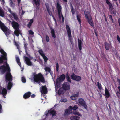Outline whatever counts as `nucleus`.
<instances>
[{
    "label": "nucleus",
    "instance_id": "nucleus-3",
    "mask_svg": "<svg viewBox=\"0 0 120 120\" xmlns=\"http://www.w3.org/2000/svg\"><path fill=\"white\" fill-rule=\"evenodd\" d=\"M84 14L85 17L87 20L90 26L94 28V23L91 16H90L89 17L88 16L89 12L85 11Z\"/></svg>",
    "mask_w": 120,
    "mask_h": 120
},
{
    "label": "nucleus",
    "instance_id": "nucleus-14",
    "mask_svg": "<svg viewBox=\"0 0 120 120\" xmlns=\"http://www.w3.org/2000/svg\"><path fill=\"white\" fill-rule=\"evenodd\" d=\"M48 113L49 114L51 115H52V116H56V111L52 109L48 110Z\"/></svg>",
    "mask_w": 120,
    "mask_h": 120
},
{
    "label": "nucleus",
    "instance_id": "nucleus-53",
    "mask_svg": "<svg viewBox=\"0 0 120 120\" xmlns=\"http://www.w3.org/2000/svg\"><path fill=\"white\" fill-rule=\"evenodd\" d=\"M61 17L62 18V21L63 22H64V18L62 14H61Z\"/></svg>",
    "mask_w": 120,
    "mask_h": 120
},
{
    "label": "nucleus",
    "instance_id": "nucleus-40",
    "mask_svg": "<svg viewBox=\"0 0 120 120\" xmlns=\"http://www.w3.org/2000/svg\"><path fill=\"white\" fill-rule=\"evenodd\" d=\"M70 7L72 14L73 15H74L75 13V11L74 10L73 7L71 4V5Z\"/></svg>",
    "mask_w": 120,
    "mask_h": 120
},
{
    "label": "nucleus",
    "instance_id": "nucleus-51",
    "mask_svg": "<svg viewBox=\"0 0 120 120\" xmlns=\"http://www.w3.org/2000/svg\"><path fill=\"white\" fill-rule=\"evenodd\" d=\"M29 33L31 35H33L34 34V32L31 30L28 31Z\"/></svg>",
    "mask_w": 120,
    "mask_h": 120
},
{
    "label": "nucleus",
    "instance_id": "nucleus-35",
    "mask_svg": "<svg viewBox=\"0 0 120 120\" xmlns=\"http://www.w3.org/2000/svg\"><path fill=\"white\" fill-rule=\"evenodd\" d=\"M38 52L39 54L41 56H42L45 55L42 50L41 49L39 50H38Z\"/></svg>",
    "mask_w": 120,
    "mask_h": 120
},
{
    "label": "nucleus",
    "instance_id": "nucleus-64",
    "mask_svg": "<svg viewBox=\"0 0 120 120\" xmlns=\"http://www.w3.org/2000/svg\"><path fill=\"white\" fill-rule=\"evenodd\" d=\"M64 2H67V0H63Z\"/></svg>",
    "mask_w": 120,
    "mask_h": 120
},
{
    "label": "nucleus",
    "instance_id": "nucleus-44",
    "mask_svg": "<svg viewBox=\"0 0 120 120\" xmlns=\"http://www.w3.org/2000/svg\"><path fill=\"white\" fill-rule=\"evenodd\" d=\"M67 101V99L66 98H62L61 99L60 101L61 102H66Z\"/></svg>",
    "mask_w": 120,
    "mask_h": 120
},
{
    "label": "nucleus",
    "instance_id": "nucleus-55",
    "mask_svg": "<svg viewBox=\"0 0 120 120\" xmlns=\"http://www.w3.org/2000/svg\"><path fill=\"white\" fill-rule=\"evenodd\" d=\"M65 76H66V78H67V77H69V76L68 75V72H67L66 73V74Z\"/></svg>",
    "mask_w": 120,
    "mask_h": 120
},
{
    "label": "nucleus",
    "instance_id": "nucleus-36",
    "mask_svg": "<svg viewBox=\"0 0 120 120\" xmlns=\"http://www.w3.org/2000/svg\"><path fill=\"white\" fill-rule=\"evenodd\" d=\"M46 5L47 11L49 14L50 15H51V14H52V12L50 10L49 7V6H47Z\"/></svg>",
    "mask_w": 120,
    "mask_h": 120
},
{
    "label": "nucleus",
    "instance_id": "nucleus-21",
    "mask_svg": "<svg viewBox=\"0 0 120 120\" xmlns=\"http://www.w3.org/2000/svg\"><path fill=\"white\" fill-rule=\"evenodd\" d=\"M104 45L105 49L107 50H109L110 49V44L108 43L105 42Z\"/></svg>",
    "mask_w": 120,
    "mask_h": 120
},
{
    "label": "nucleus",
    "instance_id": "nucleus-54",
    "mask_svg": "<svg viewBox=\"0 0 120 120\" xmlns=\"http://www.w3.org/2000/svg\"><path fill=\"white\" fill-rule=\"evenodd\" d=\"M109 17L110 20H111L113 19L112 15H109Z\"/></svg>",
    "mask_w": 120,
    "mask_h": 120
},
{
    "label": "nucleus",
    "instance_id": "nucleus-19",
    "mask_svg": "<svg viewBox=\"0 0 120 120\" xmlns=\"http://www.w3.org/2000/svg\"><path fill=\"white\" fill-rule=\"evenodd\" d=\"M31 94L30 92H28L24 94L23 96V97L25 99L28 98L31 96Z\"/></svg>",
    "mask_w": 120,
    "mask_h": 120
},
{
    "label": "nucleus",
    "instance_id": "nucleus-60",
    "mask_svg": "<svg viewBox=\"0 0 120 120\" xmlns=\"http://www.w3.org/2000/svg\"><path fill=\"white\" fill-rule=\"evenodd\" d=\"M14 42H15V45L16 46H18V44L16 42V41H14Z\"/></svg>",
    "mask_w": 120,
    "mask_h": 120
},
{
    "label": "nucleus",
    "instance_id": "nucleus-34",
    "mask_svg": "<svg viewBox=\"0 0 120 120\" xmlns=\"http://www.w3.org/2000/svg\"><path fill=\"white\" fill-rule=\"evenodd\" d=\"M97 86L99 90H101L102 89V86L101 84L99 82H97Z\"/></svg>",
    "mask_w": 120,
    "mask_h": 120
},
{
    "label": "nucleus",
    "instance_id": "nucleus-63",
    "mask_svg": "<svg viewBox=\"0 0 120 120\" xmlns=\"http://www.w3.org/2000/svg\"><path fill=\"white\" fill-rule=\"evenodd\" d=\"M98 116L97 117V119L98 120H100L99 119L98 116V114H97Z\"/></svg>",
    "mask_w": 120,
    "mask_h": 120
},
{
    "label": "nucleus",
    "instance_id": "nucleus-50",
    "mask_svg": "<svg viewBox=\"0 0 120 120\" xmlns=\"http://www.w3.org/2000/svg\"><path fill=\"white\" fill-rule=\"evenodd\" d=\"M56 70L57 72L59 70V64H58V63L57 62L56 63Z\"/></svg>",
    "mask_w": 120,
    "mask_h": 120
},
{
    "label": "nucleus",
    "instance_id": "nucleus-26",
    "mask_svg": "<svg viewBox=\"0 0 120 120\" xmlns=\"http://www.w3.org/2000/svg\"><path fill=\"white\" fill-rule=\"evenodd\" d=\"M81 16L80 15H79L78 14L77 15V19L78 21L79 24L80 25V27H81Z\"/></svg>",
    "mask_w": 120,
    "mask_h": 120
},
{
    "label": "nucleus",
    "instance_id": "nucleus-49",
    "mask_svg": "<svg viewBox=\"0 0 120 120\" xmlns=\"http://www.w3.org/2000/svg\"><path fill=\"white\" fill-rule=\"evenodd\" d=\"M72 95L74 97L76 98V97H78L79 96V94L78 93H77L75 94H72Z\"/></svg>",
    "mask_w": 120,
    "mask_h": 120
},
{
    "label": "nucleus",
    "instance_id": "nucleus-38",
    "mask_svg": "<svg viewBox=\"0 0 120 120\" xmlns=\"http://www.w3.org/2000/svg\"><path fill=\"white\" fill-rule=\"evenodd\" d=\"M58 94L59 95L63 94H64V92L62 89L60 88L58 91Z\"/></svg>",
    "mask_w": 120,
    "mask_h": 120
},
{
    "label": "nucleus",
    "instance_id": "nucleus-2",
    "mask_svg": "<svg viewBox=\"0 0 120 120\" xmlns=\"http://www.w3.org/2000/svg\"><path fill=\"white\" fill-rule=\"evenodd\" d=\"M34 82H38L39 81L43 83L45 82V80L43 75L41 73L35 75L34 76Z\"/></svg>",
    "mask_w": 120,
    "mask_h": 120
},
{
    "label": "nucleus",
    "instance_id": "nucleus-52",
    "mask_svg": "<svg viewBox=\"0 0 120 120\" xmlns=\"http://www.w3.org/2000/svg\"><path fill=\"white\" fill-rule=\"evenodd\" d=\"M117 39L119 43H120V38L118 35L117 36Z\"/></svg>",
    "mask_w": 120,
    "mask_h": 120
},
{
    "label": "nucleus",
    "instance_id": "nucleus-62",
    "mask_svg": "<svg viewBox=\"0 0 120 120\" xmlns=\"http://www.w3.org/2000/svg\"><path fill=\"white\" fill-rule=\"evenodd\" d=\"M18 2V3L19 4L21 0H17Z\"/></svg>",
    "mask_w": 120,
    "mask_h": 120
},
{
    "label": "nucleus",
    "instance_id": "nucleus-28",
    "mask_svg": "<svg viewBox=\"0 0 120 120\" xmlns=\"http://www.w3.org/2000/svg\"><path fill=\"white\" fill-rule=\"evenodd\" d=\"M13 16V18L16 21H17L19 20V18L17 15V14L15 13H12L11 15Z\"/></svg>",
    "mask_w": 120,
    "mask_h": 120
},
{
    "label": "nucleus",
    "instance_id": "nucleus-31",
    "mask_svg": "<svg viewBox=\"0 0 120 120\" xmlns=\"http://www.w3.org/2000/svg\"><path fill=\"white\" fill-rule=\"evenodd\" d=\"M51 33L52 37L54 38H56V36L55 34L54 30V29H52Z\"/></svg>",
    "mask_w": 120,
    "mask_h": 120
},
{
    "label": "nucleus",
    "instance_id": "nucleus-48",
    "mask_svg": "<svg viewBox=\"0 0 120 120\" xmlns=\"http://www.w3.org/2000/svg\"><path fill=\"white\" fill-rule=\"evenodd\" d=\"M70 98L72 100H75L76 99V98L74 97L72 95L71 97Z\"/></svg>",
    "mask_w": 120,
    "mask_h": 120
},
{
    "label": "nucleus",
    "instance_id": "nucleus-5",
    "mask_svg": "<svg viewBox=\"0 0 120 120\" xmlns=\"http://www.w3.org/2000/svg\"><path fill=\"white\" fill-rule=\"evenodd\" d=\"M78 101L81 106L83 107L85 109H87V106L86 102L82 98H79Z\"/></svg>",
    "mask_w": 120,
    "mask_h": 120
},
{
    "label": "nucleus",
    "instance_id": "nucleus-8",
    "mask_svg": "<svg viewBox=\"0 0 120 120\" xmlns=\"http://www.w3.org/2000/svg\"><path fill=\"white\" fill-rule=\"evenodd\" d=\"M57 7L58 10V17L60 19H61V7L58 3H57Z\"/></svg>",
    "mask_w": 120,
    "mask_h": 120
},
{
    "label": "nucleus",
    "instance_id": "nucleus-18",
    "mask_svg": "<svg viewBox=\"0 0 120 120\" xmlns=\"http://www.w3.org/2000/svg\"><path fill=\"white\" fill-rule=\"evenodd\" d=\"M105 96L106 98H109L110 96V94L108 89L105 87Z\"/></svg>",
    "mask_w": 120,
    "mask_h": 120
},
{
    "label": "nucleus",
    "instance_id": "nucleus-10",
    "mask_svg": "<svg viewBox=\"0 0 120 120\" xmlns=\"http://www.w3.org/2000/svg\"><path fill=\"white\" fill-rule=\"evenodd\" d=\"M24 45L25 49V50L26 54L27 56L30 58L31 59H32L33 58L32 57H30V55L28 54L27 50H28V48L27 46L28 44L26 43L25 41L24 42Z\"/></svg>",
    "mask_w": 120,
    "mask_h": 120
},
{
    "label": "nucleus",
    "instance_id": "nucleus-56",
    "mask_svg": "<svg viewBox=\"0 0 120 120\" xmlns=\"http://www.w3.org/2000/svg\"><path fill=\"white\" fill-rule=\"evenodd\" d=\"M94 33L96 35V36L97 37H98V34L97 33V32H96V30H94Z\"/></svg>",
    "mask_w": 120,
    "mask_h": 120
},
{
    "label": "nucleus",
    "instance_id": "nucleus-9",
    "mask_svg": "<svg viewBox=\"0 0 120 120\" xmlns=\"http://www.w3.org/2000/svg\"><path fill=\"white\" fill-rule=\"evenodd\" d=\"M106 2L107 4L109 6V10H111V14H113L114 15H115L116 14V11H113L112 10L113 8V6L112 5V4L108 0H106Z\"/></svg>",
    "mask_w": 120,
    "mask_h": 120
},
{
    "label": "nucleus",
    "instance_id": "nucleus-61",
    "mask_svg": "<svg viewBox=\"0 0 120 120\" xmlns=\"http://www.w3.org/2000/svg\"><path fill=\"white\" fill-rule=\"evenodd\" d=\"M2 107L0 108V114L2 112Z\"/></svg>",
    "mask_w": 120,
    "mask_h": 120
},
{
    "label": "nucleus",
    "instance_id": "nucleus-22",
    "mask_svg": "<svg viewBox=\"0 0 120 120\" xmlns=\"http://www.w3.org/2000/svg\"><path fill=\"white\" fill-rule=\"evenodd\" d=\"M78 46L79 49L81 51L82 49V41H81L78 39Z\"/></svg>",
    "mask_w": 120,
    "mask_h": 120
},
{
    "label": "nucleus",
    "instance_id": "nucleus-7",
    "mask_svg": "<svg viewBox=\"0 0 120 120\" xmlns=\"http://www.w3.org/2000/svg\"><path fill=\"white\" fill-rule=\"evenodd\" d=\"M71 78L72 79L77 81H80L81 79L80 76L76 75L74 73L71 75Z\"/></svg>",
    "mask_w": 120,
    "mask_h": 120
},
{
    "label": "nucleus",
    "instance_id": "nucleus-23",
    "mask_svg": "<svg viewBox=\"0 0 120 120\" xmlns=\"http://www.w3.org/2000/svg\"><path fill=\"white\" fill-rule=\"evenodd\" d=\"M80 117L77 116H72L70 118V119L71 120H79Z\"/></svg>",
    "mask_w": 120,
    "mask_h": 120
},
{
    "label": "nucleus",
    "instance_id": "nucleus-39",
    "mask_svg": "<svg viewBox=\"0 0 120 120\" xmlns=\"http://www.w3.org/2000/svg\"><path fill=\"white\" fill-rule=\"evenodd\" d=\"M44 70L46 72H50L51 69L49 67H46L44 68Z\"/></svg>",
    "mask_w": 120,
    "mask_h": 120
},
{
    "label": "nucleus",
    "instance_id": "nucleus-24",
    "mask_svg": "<svg viewBox=\"0 0 120 120\" xmlns=\"http://www.w3.org/2000/svg\"><path fill=\"white\" fill-rule=\"evenodd\" d=\"M71 111L70 110H69V107L68 109H66L65 110V112L64 114V116H65L69 114L70 113V111Z\"/></svg>",
    "mask_w": 120,
    "mask_h": 120
},
{
    "label": "nucleus",
    "instance_id": "nucleus-41",
    "mask_svg": "<svg viewBox=\"0 0 120 120\" xmlns=\"http://www.w3.org/2000/svg\"><path fill=\"white\" fill-rule=\"evenodd\" d=\"M43 58L44 62H46L48 60V59L45 55L42 56Z\"/></svg>",
    "mask_w": 120,
    "mask_h": 120
},
{
    "label": "nucleus",
    "instance_id": "nucleus-12",
    "mask_svg": "<svg viewBox=\"0 0 120 120\" xmlns=\"http://www.w3.org/2000/svg\"><path fill=\"white\" fill-rule=\"evenodd\" d=\"M24 58L25 60L26 64L28 66H31L32 64L30 59L26 57H24Z\"/></svg>",
    "mask_w": 120,
    "mask_h": 120
},
{
    "label": "nucleus",
    "instance_id": "nucleus-57",
    "mask_svg": "<svg viewBox=\"0 0 120 120\" xmlns=\"http://www.w3.org/2000/svg\"><path fill=\"white\" fill-rule=\"evenodd\" d=\"M35 95L34 94H33L31 95V97L32 98H34L35 97Z\"/></svg>",
    "mask_w": 120,
    "mask_h": 120
},
{
    "label": "nucleus",
    "instance_id": "nucleus-27",
    "mask_svg": "<svg viewBox=\"0 0 120 120\" xmlns=\"http://www.w3.org/2000/svg\"><path fill=\"white\" fill-rule=\"evenodd\" d=\"M78 108V107L76 105H75L73 107L72 106H70L69 107V110H75Z\"/></svg>",
    "mask_w": 120,
    "mask_h": 120
},
{
    "label": "nucleus",
    "instance_id": "nucleus-32",
    "mask_svg": "<svg viewBox=\"0 0 120 120\" xmlns=\"http://www.w3.org/2000/svg\"><path fill=\"white\" fill-rule=\"evenodd\" d=\"M33 22V20L31 19L30 21L28 24H27V26L30 28Z\"/></svg>",
    "mask_w": 120,
    "mask_h": 120
},
{
    "label": "nucleus",
    "instance_id": "nucleus-33",
    "mask_svg": "<svg viewBox=\"0 0 120 120\" xmlns=\"http://www.w3.org/2000/svg\"><path fill=\"white\" fill-rule=\"evenodd\" d=\"M16 61L18 65L20 67L21 66V64L20 61V59L18 57H16Z\"/></svg>",
    "mask_w": 120,
    "mask_h": 120
},
{
    "label": "nucleus",
    "instance_id": "nucleus-4",
    "mask_svg": "<svg viewBox=\"0 0 120 120\" xmlns=\"http://www.w3.org/2000/svg\"><path fill=\"white\" fill-rule=\"evenodd\" d=\"M66 29L68 32V35L69 37V39L70 40L71 43L72 44V43H73V39L72 38L71 32L70 28L68 25H66Z\"/></svg>",
    "mask_w": 120,
    "mask_h": 120
},
{
    "label": "nucleus",
    "instance_id": "nucleus-46",
    "mask_svg": "<svg viewBox=\"0 0 120 120\" xmlns=\"http://www.w3.org/2000/svg\"><path fill=\"white\" fill-rule=\"evenodd\" d=\"M66 79H67L68 81L70 83H71V79H70V77H68L67 78H66Z\"/></svg>",
    "mask_w": 120,
    "mask_h": 120
},
{
    "label": "nucleus",
    "instance_id": "nucleus-13",
    "mask_svg": "<svg viewBox=\"0 0 120 120\" xmlns=\"http://www.w3.org/2000/svg\"><path fill=\"white\" fill-rule=\"evenodd\" d=\"M24 58L25 60L26 64L28 66H31L32 64L30 59L26 57H24Z\"/></svg>",
    "mask_w": 120,
    "mask_h": 120
},
{
    "label": "nucleus",
    "instance_id": "nucleus-20",
    "mask_svg": "<svg viewBox=\"0 0 120 120\" xmlns=\"http://www.w3.org/2000/svg\"><path fill=\"white\" fill-rule=\"evenodd\" d=\"M7 91L6 89L4 88L3 89L2 91L1 92V94L3 95V96L4 97V98H5V96L7 94Z\"/></svg>",
    "mask_w": 120,
    "mask_h": 120
},
{
    "label": "nucleus",
    "instance_id": "nucleus-45",
    "mask_svg": "<svg viewBox=\"0 0 120 120\" xmlns=\"http://www.w3.org/2000/svg\"><path fill=\"white\" fill-rule=\"evenodd\" d=\"M22 81L23 83H25L26 82V80L24 77H22Z\"/></svg>",
    "mask_w": 120,
    "mask_h": 120
},
{
    "label": "nucleus",
    "instance_id": "nucleus-1",
    "mask_svg": "<svg viewBox=\"0 0 120 120\" xmlns=\"http://www.w3.org/2000/svg\"><path fill=\"white\" fill-rule=\"evenodd\" d=\"M0 69L2 70V72L5 73L7 70L8 73H7L6 76V81H9L8 86V90L10 89L12 87V84L11 82L12 80V76L11 74L10 73V70L9 65L6 64V67L4 65H3L0 67Z\"/></svg>",
    "mask_w": 120,
    "mask_h": 120
},
{
    "label": "nucleus",
    "instance_id": "nucleus-42",
    "mask_svg": "<svg viewBox=\"0 0 120 120\" xmlns=\"http://www.w3.org/2000/svg\"><path fill=\"white\" fill-rule=\"evenodd\" d=\"M2 57H0V63H2L3 62V59H6V57L5 58H3L2 56H1Z\"/></svg>",
    "mask_w": 120,
    "mask_h": 120
},
{
    "label": "nucleus",
    "instance_id": "nucleus-6",
    "mask_svg": "<svg viewBox=\"0 0 120 120\" xmlns=\"http://www.w3.org/2000/svg\"><path fill=\"white\" fill-rule=\"evenodd\" d=\"M63 89L64 90H69L70 89V86L69 83L67 82H64L62 85Z\"/></svg>",
    "mask_w": 120,
    "mask_h": 120
},
{
    "label": "nucleus",
    "instance_id": "nucleus-37",
    "mask_svg": "<svg viewBox=\"0 0 120 120\" xmlns=\"http://www.w3.org/2000/svg\"><path fill=\"white\" fill-rule=\"evenodd\" d=\"M60 82H59L57 80H56V87L58 88L60 87Z\"/></svg>",
    "mask_w": 120,
    "mask_h": 120
},
{
    "label": "nucleus",
    "instance_id": "nucleus-16",
    "mask_svg": "<svg viewBox=\"0 0 120 120\" xmlns=\"http://www.w3.org/2000/svg\"><path fill=\"white\" fill-rule=\"evenodd\" d=\"M65 78V75L64 74H62L58 78H57L56 80L59 82H62L64 80Z\"/></svg>",
    "mask_w": 120,
    "mask_h": 120
},
{
    "label": "nucleus",
    "instance_id": "nucleus-11",
    "mask_svg": "<svg viewBox=\"0 0 120 120\" xmlns=\"http://www.w3.org/2000/svg\"><path fill=\"white\" fill-rule=\"evenodd\" d=\"M40 90L41 93L46 94L47 93V89L45 86L41 87L40 88Z\"/></svg>",
    "mask_w": 120,
    "mask_h": 120
},
{
    "label": "nucleus",
    "instance_id": "nucleus-59",
    "mask_svg": "<svg viewBox=\"0 0 120 120\" xmlns=\"http://www.w3.org/2000/svg\"><path fill=\"white\" fill-rule=\"evenodd\" d=\"M104 18L105 19V21L107 22V20L106 18V16L105 15H104Z\"/></svg>",
    "mask_w": 120,
    "mask_h": 120
},
{
    "label": "nucleus",
    "instance_id": "nucleus-25",
    "mask_svg": "<svg viewBox=\"0 0 120 120\" xmlns=\"http://www.w3.org/2000/svg\"><path fill=\"white\" fill-rule=\"evenodd\" d=\"M15 30L14 33V34L16 36H18L20 34V30L19 28L15 29Z\"/></svg>",
    "mask_w": 120,
    "mask_h": 120
},
{
    "label": "nucleus",
    "instance_id": "nucleus-30",
    "mask_svg": "<svg viewBox=\"0 0 120 120\" xmlns=\"http://www.w3.org/2000/svg\"><path fill=\"white\" fill-rule=\"evenodd\" d=\"M33 1L36 6H39L40 0H33Z\"/></svg>",
    "mask_w": 120,
    "mask_h": 120
},
{
    "label": "nucleus",
    "instance_id": "nucleus-17",
    "mask_svg": "<svg viewBox=\"0 0 120 120\" xmlns=\"http://www.w3.org/2000/svg\"><path fill=\"white\" fill-rule=\"evenodd\" d=\"M11 24L12 27L14 29L19 28V24L16 22L15 21H13L11 23Z\"/></svg>",
    "mask_w": 120,
    "mask_h": 120
},
{
    "label": "nucleus",
    "instance_id": "nucleus-43",
    "mask_svg": "<svg viewBox=\"0 0 120 120\" xmlns=\"http://www.w3.org/2000/svg\"><path fill=\"white\" fill-rule=\"evenodd\" d=\"M73 113L74 114L78 115L80 116H81V114L78 112L75 111V112H74Z\"/></svg>",
    "mask_w": 120,
    "mask_h": 120
},
{
    "label": "nucleus",
    "instance_id": "nucleus-15",
    "mask_svg": "<svg viewBox=\"0 0 120 120\" xmlns=\"http://www.w3.org/2000/svg\"><path fill=\"white\" fill-rule=\"evenodd\" d=\"M0 27L1 29L4 32H5L7 31L8 28L3 23H2L0 24Z\"/></svg>",
    "mask_w": 120,
    "mask_h": 120
},
{
    "label": "nucleus",
    "instance_id": "nucleus-29",
    "mask_svg": "<svg viewBox=\"0 0 120 120\" xmlns=\"http://www.w3.org/2000/svg\"><path fill=\"white\" fill-rule=\"evenodd\" d=\"M0 16L3 17L4 16V11L1 8H0Z\"/></svg>",
    "mask_w": 120,
    "mask_h": 120
},
{
    "label": "nucleus",
    "instance_id": "nucleus-47",
    "mask_svg": "<svg viewBox=\"0 0 120 120\" xmlns=\"http://www.w3.org/2000/svg\"><path fill=\"white\" fill-rule=\"evenodd\" d=\"M46 40L47 42H48L49 41V39L48 35L46 36Z\"/></svg>",
    "mask_w": 120,
    "mask_h": 120
},
{
    "label": "nucleus",
    "instance_id": "nucleus-58",
    "mask_svg": "<svg viewBox=\"0 0 120 120\" xmlns=\"http://www.w3.org/2000/svg\"><path fill=\"white\" fill-rule=\"evenodd\" d=\"M9 11L10 13L11 14V15H12V13H13L12 12V11L10 9L9 10Z\"/></svg>",
    "mask_w": 120,
    "mask_h": 120
}]
</instances>
